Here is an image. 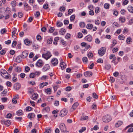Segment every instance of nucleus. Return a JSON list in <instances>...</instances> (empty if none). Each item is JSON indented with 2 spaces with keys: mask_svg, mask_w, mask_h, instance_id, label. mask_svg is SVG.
<instances>
[{
  "mask_svg": "<svg viewBox=\"0 0 133 133\" xmlns=\"http://www.w3.org/2000/svg\"><path fill=\"white\" fill-rule=\"evenodd\" d=\"M111 119V117L110 115H105L103 118V122L105 123H107L110 122Z\"/></svg>",
  "mask_w": 133,
  "mask_h": 133,
  "instance_id": "nucleus-1",
  "label": "nucleus"
},
{
  "mask_svg": "<svg viewBox=\"0 0 133 133\" xmlns=\"http://www.w3.org/2000/svg\"><path fill=\"white\" fill-rule=\"evenodd\" d=\"M50 52L49 51H48L45 54H43L42 55V57L44 58L46 60L50 58L51 56Z\"/></svg>",
  "mask_w": 133,
  "mask_h": 133,
  "instance_id": "nucleus-2",
  "label": "nucleus"
},
{
  "mask_svg": "<svg viewBox=\"0 0 133 133\" xmlns=\"http://www.w3.org/2000/svg\"><path fill=\"white\" fill-rule=\"evenodd\" d=\"M68 111L65 109H63L62 110L60 113L59 116L61 117H64L68 113Z\"/></svg>",
  "mask_w": 133,
  "mask_h": 133,
  "instance_id": "nucleus-3",
  "label": "nucleus"
},
{
  "mask_svg": "<svg viewBox=\"0 0 133 133\" xmlns=\"http://www.w3.org/2000/svg\"><path fill=\"white\" fill-rule=\"evenodd\" d=\"M59 128L61 131L62 132H65L66 131V127L64 123H61L59 125Z\"/></svg>",
  "mask_w": 133,
  "mask_h": 133,
  "instance_id": "nucleus-4",
  "label": "nucleus"
},
{
  "mask_svg": "<svg viewBox=\"0 0 133 133\" xmlns=\"http://www.w3.org/2000/svg\"><path fill=\"white\" fill-rule=\"evenodd\" d=\"M105 48L102 47L98 51V53L100 56H102L105 54Z\"/></svg>",
  "mask_w": 133,
  "mask_h": 133,
  "instance_id": "nucleus-5",
  "label": "nucleus"
},
{
  "mask_svg": "<svg viewBox=\"0 0 133 133\" xmlns=\"http://www.w3.org/2000/svg\"><path fill=\"white\" fill-rule=\"evenodd\" d=\"M44 64V63L42 60L41 59H39L36 63V66L38 67H42Z\"/></svg>",
  "mask_w": 133,
  "mask_h": 133,
  "instance_id": "nucleus-6",
  "label": "nucleus"
},
{
  "mask_svg": "<svg viewBox=\"0 0 133 133\" xmlns=\"http://www.w3.org/2000/svg\"><path fill=\"white\" fill-rule=\"evenodd\" d=\"M51 63L53 65L55 66L58 64V61L57 59L53 58L51 61Z\"/></svg>",
  "mask_w": 133,
  "mask_h": 133,
  "instance_id": "nucleus-7",
  "label": "nucleus"
},
{
  "mask_svg": "<svg viewBox=\"0 0 133 133\" xmlns=\"http://www.w3.org/2000/svg\"><path fill=\"white\" fill-rule=\"evenodd\" d=\"M28 52L27 51H23L21 56V58L23 59H24L26 58L28 56Z\"/></svg>",
  "mask_w": 133,
  "mask_h": 133,
  "instance_id": "nucleus-8",
  "label": "nucleus"
},
{
  "mask_svg": "<svg viewBox=\"0 0 133 133\" xmlns=\"http://www.w3.org/2000/svg\"><path fill=\"white\" fill-rule=\"evenodd\" d=\"M92 73L90 71H86L84 73V75L86 77H90L92 75Z\"/></svg>",
  "mask_w": 133,
  "mask_h": 133,
  "instance_id": "nucleus-9",
  "label": "nucleus"
},
{
  "mask_svg": "<svg viewBox=\"0 0 133 133\" xmlns=\"http://www.w3.org/2000/svg\"><path fill=\"white\" fill-rule=\"evenodd\" d=\"M1 123H4L5 125L9 126L10 124V121L9 120H7L5 121V120H3L1 121Z\"/></svg>",
  "mask_w": 133,
  "mask_h": 133,
  "instance_id": "nucleus-10",
  "label": "nucleus"
},
{
  "mask_svg": "<svg viewBox=\"0 0 133 133\" xmlns=\"http://www.w3.org/2000/svg\"><path fill=\"white\" fill-rule=\"evenodd\" d=\"M85 40H87L88 41L91 42L92 40V37L90 35H88L85 38Z\"/></svg>",
  "mask_w": 133,
  "mask_h": 133,
  "instance_id": "nucleus-11",
  "label": "nucleus"
},
{
  "mask_svg": "<svg viewBox=\"0 0 133 133\" xmlns=\"http://www.w3.org/2000/svg\"><path fill=\"white\" fill-rule=\"evenodd\" d=\"M22 58L21 55L18 56L16 58V62L18 63H20L22 61Z\"/></svg>",
  "mask_w": 133,
  "mask_h": 133,
  "instance_id": "nucleus-12",
  "label": "nucleus"
},
{
  "mask_svg": "<svg viewBox=\"0 0 133 133\" xmlns=\"http://www.w3.org/2000/svg\"><path fill=\"white\" fill-rule=\"evenodd\" d=\"M48 84L47 82H45L41 83L39 85V87L40 88H43L44 86Z\"/></svg>",
  "mask_w": 133,
  "mask_h": 133,
  "instance_id": "nucleus-13",
  "label": "nucleus"
},
{
  "mask_svg": "<svg viewBox=\"0 0 133 133\" xmlns=\"http://www.w3.org/2000/svg\"><path fill=\"white\" fill-rule=\"evenodd\" d=\"M50 68L49 65L48 64H46L43 68V70L44 71H45L49 69Z\"/></svg>",
  "mask_w": 133,
  "mask_h": 133,
  "instance_id": "nucleus-14",
  "label": "nucleus"
},
{
  "mask_svg": "<svg viewBox=\"0 0 133 133\" xmlns=\"http://www.w3.org/2000/svg\"><path fill=\"white\" fill-rule=\"evenodd\" d=\"M66 65L65 63L62 62L61 63L60 66L62 69L63 70V69L66 68Z\"/></svg>",
  "mask_w": 133,
  "mask_h": 133,
  "instance_id": "nucleus-15",
  "label": "nucleus"
},
{
  "mask_svg": "<svg viewBox=\"0 0 133 133\" xmlns=\"http://www.w3.org/2000/svg\"><path fill=\"white\" fill-rule=\"evenodd\" d=\"M128 10L130 12L133 13V6L129 5L128 7Z\"/></svg>",
  "mask_w": 133,
  "mask_h": 133,
  "instance_id": "nucleus-16",
  "label": "nucleus"
},
{
  "mask_svg": "<svg viewBox=\"0 0 133 133\" xmlns=\"http://www.w3.org/2000/svg\"><path fill=\"white\" fill-rule=\"evenodd\" d=\"M78 105V103L77 102H76L72 105V109H73V110H75L77 107Z\"/></svg>",
  "mask_w": 133,
  "mask_h": 133,
  "instance_id": "nucleus-17",
  "label": "nucleus"
},
{
  "mask_svg": "<svg viewBox=\"0 0 133 133\" xmlns=\"http://www.w3.org/2000/svg\"><path fill=\"white\" fill-rule=\"evenodd\" d=\"M122 123L123 122L122 121H118L117 123H116L115 126L117 127H118L120 125H121L122 124Z\"/></svg>",
  "mask_w": 133,
  "mask_h": 133,
  "instance_id": "nucleus-18",
  "label": "nucleus"
},
{
  "mask_svg": "<svg viewBox=\"0 0 133 133\" xmlns=\"http://www.w3.org/2000/svg\"><path fill=\"white\" fill-rule=\"evenodd\" d=\"M35 117V114L33 113H30L28 114V117L29 119H31Z\"/></svg>",
  "mask_w": 133,
  "mask_h": 133,
  "instance_id": "nucleus-19",
  "label": "nucleus"
},
{
  "mask_svg": "<svg viewBox=\"0 0 133 133\" xmlns=\"http://www.w3.org/2000/svg\"><path fill=\"white\" fill-rule=\"evenodd\" d=\"M93 25L91 24H87L86 28L87 29H91L93 28Z\"/></svg>",
  "mask_w": 133,
  "mask_h": 133,
  "instance_id": "nucleus-20",
  "label": "nucleus"
},
{
  "mask_svg": "<svg viewBox=\"0 0 133 133\" xmlns=\"http://www.w3.org/2000/svg\"><path fill=\"white\" fill-rule=\"evenodd\" d=\"M24 42L25 44L26 45H29L30 44V41L28 39H25L24 41Z\"/></svg>",
  "mask_w": 133,
  "mask_h": 133,
  "instance_id": "nucleus-21",
  "label": "nucleus"
},
{
  "mask_svg": "<svg viewBox=\"0 0 133 133\" xmlns=\"http://www.w3.org/2000/svg\"><path fill=\"white\" fill-rule=\"evenodd\" d=\"M119 20L122 23H124L125 21V19L124 17L121 16L119 18Z\"/></svg>",
  "mask_w": 133,
  "mask_h": 133,
  "instance_id": "nucleus-22",
  "label": "nucleus"
},
{
  "mask_svg": "<svg viewBox=\"0 0 133 133\" xmlns=\"http://www.w3.org/2000/svg\"><path fill=\"white\" fill-rule=\"evenodd\" d=\"M0 73L1 75H2V74H3V75L6 74H8V73L4 69H2Z\"/></svg>",
  "mask_w": 133,
  "mask_h": 133,
  "instance_id": "nucleus-23",
  "label": "nucleus"
},
{
  "mask_svg": "<svg viewBox=\"0 0 133 133\" xmlns=\"http://www.w3.org/2000/svg\"><path fill=\"white\" fill-rule=\"evenodd\" d=\"M16 29L15 28L12 29V35L13 37L15 36V35L16 33Z\"/></svg>",
  "mask_w": 133,
  "mask_h": 133,
  "instance_id": "nucleus-24",
  "label": "nucleus"
},
{
  "mask_svg": "<svg viewBox=\"0 0 133 133\" xmlns=\"http://www.w3.org/2000/svg\"><path fill=\"white\" fill-rule=\"evenodd\" d=\"M88 117L87 116H82L80 119V120L82 121L86 120L88 118Z\"/></svg>",
  "mask_w": 133,
  "mask_h": 133,
  "instance_id": "nucleus-25",
  "label": "nucleus"
},
{
  "mask_svg": "<svg viewBox=\"0 0 133 133\" xmlns=\"http://www.w3.org/2000/svg\"><path fill=\"white\" fill-rule=\"evenodd\" d=\"M7 75H4V76H3L2 75V76L3 77H4V78H5L6 79H8L9 78H10L11 77V76L10 75L8 74H7Z\"/></svg>",
  "mask_w": 133,
  "mask_h": 133,
  "instance_id": "nucleus-26",
  "label": "nucleus"
},
{
  "mask_svg": "<svg viewBox=\"0 0 133 133\" xmlns=\"http://www.w3.org/2000/svg\"><path fill=\"white\" fill-rule=\"evenodd\" d=\"M111 68V65L109 64H106L105 66V68L107 70H108L109 69Z\"/></svg>",
  "mask_w": 133,
  "mask_h": 133,
  "instance_id": "nucleus-27",
  "label": "nucleus"
},
{
  "mask_svg": "<svg viewBox=\"0 0 133 133\" xmlns=\"http://www.w3.org/2000/svg\"><path fill=\"white\" fill-rule=\"evenodd\" d=\"M15 87L16 90H18L20 88V84L19 83H16L15 85Z\"/></svg>",
  "mask_w": 133,
  "mask_h": 133,
  "instance_id": "nucleus-28",
  "label": "nucleus"
},
{
  "mask_svg": "<svg viewBox=\"0 0 133 133\" xmlns=\"http://www.w3.org/2000/svg\"><path fill=\"white\" fill-rule=\"evenodd\" d=\"M18 115L20 116L23 114L22 111L21 110H19L16 112Z\"/></svg>",
  "mask_w": 133,
  "mask_h": 133,
  "instance_id": "nucleus-29",
  "label": "nucleus"
},
{
  "mask_svg": "<svg viewBox=\"0 0 133 133\" xmlns=\"http://www.w3.org/2000/svg\"><path fill=\"white\" fill-rule=\"evenodd\" d=\"M46 92L48 94H50L51 93V90L50 88H48L45 90Z\"/></svg>",
  "mask_w": 133,
  "mask_h": 133,
  "instance_id": "nucleus-30",
  "label": "nucleus"
},
{
  "mask_svg": "<svg viewBox=\"0 0 133 133\" xmlns=\"http://www.w3.org/2000/svg\"><path fill=\"white\" fill-rule=\"evenodd\" d=\"M118 37L119 39L121 40H123L124 39V36L122 35H119Z\"/></svg>",
  "mask_w": 133,
  "mask_h": 133,
  "instance_id": "nucleus-31",
  "label": "nucleus"
},
{
  "mask_svg": "<svg viewBox=\"0 0 133 133\" xmlns=\"http://www.w3.org/2000/svg\"><path fill=\"white\" fill-rule=\"evenodd\" d=\"M79 26L82 28H83L85 27V24L84 22H81L79 23Z\"/></svg>",
  "mask_w": 133,
  "mask_h": 133,
  "instance_id": "nucleus-32",
  "label": "nucleus"
},
{
  "mask_svg": "<svg viewBox=\"0 0 133 133\" xmlns=\"http://www.w3.org/2000/svg\"><path fill=\"white\" fill-rule=\"evenodd\" d=\"M38 95L37 94H34L32 95V99L33 100L36 99Z\"/></svg>",
  "mask_w": 133,
  "mask_h": 133,
  "instance_id": "nucleus-33",
  "label": "nucleus"
},
{
  "mask_svg": "<svg viewBox=\"0 0 133 133\" xmlns=\"http://www.w3.org/2000/svg\"><path fill=\"white\" fill-rule=\"evenodd\" d=\"M48 77L46 75H44L42 76L41 78V79L43 80H45L46 79H48Z\"/></svg>",
  "mask_w": 133,
  "mask_h": 133,
  "instance_id": "nucleus-34",
  "label": "nucleus"
},
{
  "mask_svg": "<svg viewBox=\"0 0 133 133\" xmlns=\"http://www.w3.org/2000/svg\"><path fill=\"white\" fill-rule=\"evenodd\" d=\"M62 25V23L60 21H58L57 23V26L58 27H60Z\"/></svg>",
  "mask_w": 133,
  "mask_h": 133,
  "instance_id": "nucleus-35",
  "label": "nucleus"
},
{
  "mask_svg": "<svg viewBox=\"0 0 133 133\" xmlns=\"http://www.w3.org/2000/svg\"><path fill=\"white\" fill-rule=\"evenodd\" d=\"M99 128L98 126L97 125H96L93 128L91 129V130L92 131L93 130H97Z\"/></svg>",
  "mask_w": 133,
  "mask_h": 133,
  "instance_id": "nucleus-36",
  "label": "nucleus"
},
{
  "mask_svg": "<svg viewBox=\"0 0 133 133\" xmlns=\"http://www.w3.org/2000/svg\"><path fill=\"white\" fill-rule=\"evenodd\" d=\"M82 60L83 62L86 63L87 62L88 59L86 57H84L82 59Z\"/></svg>",
  "mask_w": 133,
  "mask_h": 133,
  "instance_id": "nucleus-37",
  "label": "nucleus"
},
{
  "mask_svg": "<svg viewBox=\"0 0 133 133\" xmlns=\"http://www.w3.org/2000/svg\"><path fill=\"white\" fill-rule=\"evenodd\" d=\"M15 70L17 72H19L21 71V69L19 67L17 66Z\"/></svg>",
  "mask_w": 133,
  "mask_h": 133,
  "instance_id": "nucleus-38",
  "label": "nucleus"
},
{
  "mask_svg": "<svg viewBox=\"0 0 133 133\" xmlns=\"http://www.w3.org/2000/svg\"><path fill=\"white\" fill-rule=\"evenodd\" d=\"M109 4L108 3H105L104 5V7L105 9H109Z\"/></svg>",
  "mask_w": 133,
  "mask_h": 133,
  "instance_id": "nucleus-39",
  "label": "nucleus"
},
{
  "mask_svg": "<svg viewBox=\"0 0 133 133\" xmlns=\"http://www.w3.org/2000/svg\"><path fill=\"white\" fill-rule=\"evenodd\" d=\"M6 31V30L5 28L1 30V32L2 34H4Z\"/></svg>",
  "mask_w": 133,
  "mask_h": 133,
  "instance_id": "nucleus-40",
  "label": "nucleus"
},
{
  "mask_svg": "<svg viewBox=\"0 0 133 133\" xmlns=\"http://www.w3.org/2000/svg\"><path fill=\"white\" fill-rule=\"evenodd\" d=\"M92 97L95 98L97 99L98 98V96L97 94L95 92L93 93L92 94Z\"/></svg>",
  "mask_w": 133,
  "mask_h": 133,
  "instance_id": "nucleus-41",
  "label": "nucleus"
},
{
  "mask_svg": "<svg viewBox=\"0 0 133 133\" xmlns=\"http://www.w3.org/2000/svg\"><path fill=\"white\" fill-rule=\"evenodd\" d=\"M35 76V74L34 73H32L30 75V77L31 78H33Z\"/></svg>",
  "mask_w": 133,
  "mask_h": 133,
  "instance_id": "nucleus-42",
  "label": "nucleus"
},
{
  "mask_svg": "<svg viewBox=\"0 0 133 133\" xmlns=\"http://www.w3.org/2000/svg\"><path fill=\"white\" fill-rule=\"evenodd\" d=\"M86 128L85 127H82V129L79 130V131L80 133H82V132L86 130Z\"/></svg>",
  "mask_w": 133,
  "mask_h": 133,
  "instance_id": "nucleus-43",
  "label": "nucleus"
},
{
  "mask_svg": "<svg viewBox=\"0 0 133 133\" xmlns=\"http://www.w3.org/2000/svg\"><path fill=\"white\" fill-rule=\"evenodd\" d=\"M51 130L50 129H46L44 133H50Z\"/></svg>",
  "mask_w": 133,
  "mask_h": 133,
  "instance_id": "nucleus-44",
  "label": "nucleus"
},
{
  "mask_svg": "<svg viewBox=\"0 0 133 133\" xmlns=\"http://www.w3.org/2000/svg\"><path fill=\"white\" fill-rule=\"evenodd\" d=\"M131 38L130 37H128L127 39L126 42H127V43L128 44L130 43L131 42Z\"/></svg>",
  "mask_w": 133,
  "mask_h": 133,
  "instance_id": "nucleus-45",
  "label": "nucleus"
},
{
  "mask_svg": "<svg viewBox=\"0 0 133 133\" xmlns=\"http://www.w3.org/2000/svg\"><path fill=\"white\" fill-rule=\"evenodd\" d=\"M43 8L45 9H47L48 8V5L47 4H45L43 5Z\"/></svg>",
  "mask_w": 133,
  "mask_h": 133,
  "instance_id": "nucleus-46",
  "label": "nucleus"
},
{
  "mask_svg": "<svg viewBox=\"0 0 133 133\" xmlns=\"http://www.w3.org/2000/svg\"><path fill=\"white\" fill-rule=\"evenodd\" d=\"M65 10V9L64 7H61L59 8V10L61 11L64 12Z\"/></svg>",
  "mask_w": 133,
  "mask_h": 133,
  "instance_id": "nucleus-47",
  "label": "nucleus"
},
{
  "mask_svg": "<svg viewBox=\"0 0 133 133\" xmlns=\"http://www.w3.org/2000/svg\"><path fill=\"white\" fill-rule=\"evenodd\" d=\"M11 83L9 81H7L6 83V85L9 87H11Z\"/></svg>",
  "mask_w": 133,
  "mask_h": 133,
  "instance_id": "nucleus-48",
  "label": "nucleus"
},
{
  "mask_svg": "<svg viewBox=\"0 0 133 133\" xmlns=\"http://www.w3.org/2000/svg\"><path fill=\"white\" fill-rule=\"evenodd\" d=\"M75 19V15H72L70 17V20L72 21H73Z\"/></svg>",
  "mask_w": 133,
  "mask_h": 133,
  "instance_id": "nucleus-49",
  "label": "nucleus"
},
{
  "mask_svg": "<svg viewBox=\"0 0 133 133\" xmlns=\"http://www.w3.org/2000/svg\"><path fill=\"white\" fill-rule=\"evenodd\" d=\"M62 31L61 34L62 35H64V33L66 32L65 30L63 28H62L61 29V31Z\"/></svg>",
  "mask_w": 133,
  "mask_h": 133,
  "instance_id": "nucleus-50",
  "label": "nucleus"
},
{
  "mask_svg": "<svg viewBox=\"0 0 133 133\" xmlns=\"http://www.w3.org/2000/svg\"><path fill=\"white\" fill-rule=\"evenodd\" d=\"M54 104L55 106H58L59 104V101H55L54 103Z\"/></svg>",
  "mask_w": 133,
  "mask_h": 133,
  "instance_id": "nucleus-51",
  "label": "nucleus"
},
{
  "mask_svg": "<svg viewBox=\"0 0 133 133\" xmlns=\"http://www.w3.org/2000/svg\"><path fill=\"white\" fill-rule=\"evenodd\" d=\"M132 23H133V18H131L129 21L128 24L129 25H131Z\"/></svg>",
  "mask_w": 133,
  "mask_h": 133,
  "instance_id": "nucleus-52",
  "label": "nucleus"
},
{
  "mask_svg": "<svg viewBox=\"0 0 133 133\" xmlns=\"http://www.w3.org/2000/svg\"><path fill=\"white\" fill-rule=\"evenodd\" d=\"M12 116V115L11 114H8L6 115V118H10Z\"/></svg>",
  "mask_w": 133,
  "mask_h": 133,
  "instance_id": "nucleus-53",
  "label": "nucleus"
},
{
  "mask_svg": "<svg viewBox=\"0 0 133 133\" xmlns=\"http://www.w3.org/2000/svg\"><path fill=\"white\" fill-rule=\"evenodd\" d=\"M32 109V108L29 106L26 107V111H30Z\"/></svg>",
  "mask_w": 133,
  "mask_h": 133,
  "instance_id": "nucleus-54",
  "label": "nucleus"
},
{
  "mask_svg": "<svg viewBox=\"0 0 133 133\" xmlns=\"http://www.w3.org/2000/svg\"><path fill=\"white\" fill-rule=\"evenodd\" d=\"M99 9L98 7H97L95 9V12L96 14H97L99 12Z\"/></svg>",
  "mask_w": 133,
  "mask_h": 133,
  "instance_id": "nucleus-55",
  "label": "nucleus"
},
{
  "mask_svg": "<svg viewBox=\"0 0 133 133\" xmlns=\"http://www.w3.org/2000/svg\"><path fill=\"white\" fill-rule=\"evenodd\" d=\"M72 88L70 87H68L66 88V90L67 91H69L71 90Z\"/></svg>",
  "mask_w": 133,
  "mask_h": 133,
  "instance_id": "nucleus-56",
  "label": "nucleus"
},
{
  "mask_svg": "<svg viewBox=\"0 0 133 133\" xmlns=\"http://www.w3.org/2000/svg\"><path fill=\"white\" fill-rule=\"evenodd\" d=\"M97 62L98 63H103V60L101 58H99L98 59L97 61Z\"/></svg>",
  "mask_w": 133,
  "mask_h": 133,
  "instance_id": "nucleus-57",
  "label": "nucleus"
},
{
  "mask_svg": "<svg viewBox=\"0 0 133 133\" xmlns=\"http://www.w3.org/2000/svg\"><path fill=\"white\" fill-rule=\"evenodd\" d=\"M40 15V13L39 11L36 12V14H35V16L36 17H38Z\"/></svg>",
  "mask_w": 133,
  "mask_h": 133,
  "instance_id": "nucleus-58",
  "label": "nucleus"
},
{
  "mask_svg": "<svg viewBox=\"0 0 133 133\" xmlns=\"http://www.w3.org/2000/svg\"><path fill=\"white\" fill-rule=\"evenodd\" d=\"M87 55L89 58H90L93 56V54L92 53H89Z\"/></svg>",
  "mask_w": 133,
  "mask_h": 133,
  "instance_id": "nucleus-59",
  "label": "nucleus"
},
{
  "mask_svg": "<svg viewBox=\"0 0 133 133\" xmlns=\"http://www.w3.org/2000/svg\"><path fill=\"white\" fill-rule=\"evenodd\" d=\"M47 43L49 44H50L52 43V40L51 38H50L47 40Z\"/></svg>",
  "mask_w": 133,
  "mask_h": 133,
  "instance_id": "nucleus-60",
  "label": "nucleus"
},
{
  "mask_svg": "<svg viewBox=\"0 0 133 133\" xmlns=\"http://www.w3.org/2000/svg\"><path fill=\"white\" fill-rule=\"evenodd\" d=\"M55 30L54 28L52 27L50 28L49 30V31L51 33H52Z\"/></svg>",
  "mask_w": 133,
  "mask_h": 133,
  "instance_id": "nucleus-61",
  "label": "nucleus"
},
{
  "mask_svg": "<svg viewBox=\"0 0 133 133\" xmlns=\"http://www.w3.org/2000/svg\"><path fill=\"white\" fill-rule=\"evenodd\" d=\"M115 81V79L112 77H110V81L111 82H114Z\"/></svg>",
  "mask_w": 133,
  "mask_h": 133,
  "instance_id": "nucleus-62",
  "label": "nucleus"
},
{
  "mask_svg": "<svg viewBox=\"0 0 133 133\" xmlns=\"http://www.w3.org/2000/svg\"><path fill=\"white\" fill-rule=\"evenodd\" d=\"M119 74L118 72L116 71L113 73V75L114 76L116 77Z\"/></svg>",
  "mask_w": 133,
  "mask_h": 133,
  "instance_id": "nucleus-63",
  "label": "nucleus"
},
{
  "mask_svg": "<svg viewBox=\"0 0 133 133\" xmlns=\"http://www.w3.org/2000/svg\"><path fill=\"white\" fill-rule=\"evenodd\" d=\"M133 131V128H129L127 131L128 132H132Z\"/></svg>",
  "mask_w": 133,
  "mask_h": 133,
  "instance_id": "nucleus-64",
  "label": "nucleus"
}]
</instances>
